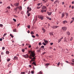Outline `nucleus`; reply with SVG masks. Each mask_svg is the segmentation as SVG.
<instances>
[{"mask_svg":"<svg viewBox=\"0 0 74 74\" xmlns=\"http://www.w3.org/2000/svg\"><path fill=\"white\" fill-rule=\"evenodd\" d=\"M28 53H29V54H30V56H32L29 57V58H30V59H32L31 61H32V62H35V59H36V58L34 57L35 56V55H36L35 53L34 52V51H33L31 50L28 51ZM32 57H33V58H32Z\"/></svg>","mask_w":74,"mask_h":74,"instance_id":"nucleus-1","label":"nucleus"},{"mask_svg":"<svg viewBox=\"0 0 74 74\" xmlns=\"http://www.w3.org/2000/svg\"><path fill=\"white\" fill-rule=\"evenodd\" d=\"M67 28L66 27H62L61 29L63 31L66 32L67 30Z\"/></svg>","mask_w":74,"mask_h":74,"instance_id":"nucleus-2","label":"nucleus"},{"mask_svg":"<svg viewBox=\"0 0 74 74\" xmlns=\"http://www.w3.org/2000/svg\"><path fill=\"white\" fill-rule=\"evenodd\" d=\"M38 17L40 19H41V20H42V19H43V16H42V15H41L39 16Z\"/></svg>","mask_w":74,"mask_h":74,"instance_id":"nucleus-3","label":"nucleus"},{"mask_svg":"<svg viewBox=\"0 0 74 74\" xmlns=\"http://www.w3.org/2000/svg\"><path fill=\"white\" fill-rule=\"evenodd\" d=\"M27 9L29 11H32V8H29V7H27Z\"/></svg>","mask_w":74,"mask_h":74,"instance_id":"nucleus-4","label":"nucleus"},{"mask_svg":"<svg viewBox=\"0 0 74 74\" xmlns=\"http://www.w3.org/2000/svg\"><path fill=\"white\" fill-rule=\"evenodd\" d=\"M65 14V13L64 12L62 13L61 14V17L62 18H63L64 16V15Z\"/></svg>","mask_w":74,"mask_h":74,"instance_id":"nucleus-5","label":"nucleus"},{"mask_svg":"<svg viewBox=\"0 0 74 74\" xmlns=\"http://www.w3.org/2000/svg\"><path fill=\"white\" fill-rule=\"evenodd\" d=\"M64 42H67V39L65 37L64 39Z\"/></svg>","mask_w":74,"mask_h":74,"instance_id":"nucleus-6","label":"nucleus"},{"mask_svg":"<svg viewBox=\"0 0 74 74\" xmlns=\"http://www.w3.org/2000/svg\"><path fill=\"white\" fill-rule=\"evenodd\" d=\"M66 34L68 36H69L70 35V32L69 31H67L66 32Z\"/></svg>","mask_w":74,"mask_h":74,"instance_id":"nucleus-7","label":"nucleus"},{"mask_svg":"<svg viewBox=\"0 0 74 74\" xmlns=\"http://www.w3.org/2000/svg\"><path fill=\"white\" fill-rule=\"evenodd\" d=\"M46 66V67L47 68V67H48V66L49 65V63H47L45 64Z\"/></svg>","mask_w":74,"mask_h":74,"instance_id":"nucleus-8","label":"nucleus"},{"mask_svg":"<svg viewBox=\"0 0 74 74\" xmlns=\"http://www.w3.org/2000/svg\"><path fill=\"white\" fill-rule=\"evenodd\" d=\"M47 14H48V15H51L52 14V12H47Z\"/></svg>","mask_w":74,"mask_h":74,"instance_id":"nucleus-9","label":"nucleus"},{"mask_svg":"<svg viewBox=\"0 0 74 74\" xmlns=\"http://www.w3.org/2000/svg\"><path fill=\"white\" fill-rule=\"evenodd\" d=\"M18 58L17 56H15L14 57V59H13V60H16L18 59Z\"/></svg>","mask_w":74,"mask_h":74,"instance_id":"nucleus-10","label":"nucleus"},{"mask_svg":"<svg viewBox=\"0 0 74 74\" xmlns=\"http://www.w3.org/2000/svg\"><path fill=\"white\" fill-rule=\"evenodd\" d=\"M44 41L45 42V43H46V44H47L48 43V40H44Z\"/></svg>","mask_w":74,"mask_h":74,"instance_id":"nucleus-11","label":"nucleus"},{"mask_svg":"<svg viewBox=\"0 0 74 74\" xmlns=\"http://www.w3.org/2000/svg\"><path fill=\"white\" fill-rule=\"evenodd\" d=\"M11 64H12V63H10L9 64H8V67H10V66H11Z\"/></svg>","mask_w":74,"mask_h":74,"instance_id":"nucleus-12","label":"nucleus"},{"mask_svg":"<svg viewBox=\"0 0 74 74\" xmlns=\"http://www.w3.org/2000/svg\"><path fill=\"white\" fill-rule=\"evenodd\" d=\"M49 34L51 36H53V32L49 33Z\"/></svg>","mask_w":74,"mask_h":74,"instance_id":"nucleus-13","label":"nucleus"},{"mask_svg":"<svg viewBox=\"0 0 74 74\" xmlns=\"http://www.w3.org/2000/svg\"><path fill=\"white\" fill-rule=\"evenodd\" d=\"M32 64H34V66H37V64H36V62H33L32 63Z\"/></svg>","mask_w":74,"mask_h":74,"instance_id":"nucleus-14","label":"nucleus"},{"mask_svg":"<svg viewBox=\"0 0 74 74\" xmlns=\"http://www.w3.org/2000/svg\"><path fill=\"white\" fill-rule=\"evenodd\" d=\"M46 11L45 10H41V12H46Z\"/></svg>","mask_w":74,"mask_h":74,"instance_id":"nucleus-15","label":"nucleus"},{"mask_svg":"<svg viewBox=\"0 0 74 74\" xmlns=\"http://www.w3.org/2000/svg\"><path fill=\"white\" fill-rule=\"evenodd\" d=\"M41 48H39L38 50L37 51V52H40L41 51Z\"/></svg>","mask_w":74,"mask_h":74,"instance_id":"nucleus-16","label":"nucleus"},{"mask_svg":"<svg viewBox=\"0 0 74 74\" xmlns=\"http://www.w3.org/2000/svg\"><path fill=\"white\" fill-rule=\"evenodd\" d=\"M46 18L47 19H48L49 20H50V21H51L52 20V19L49 17H47Z\"/></svg>","mask_w":74,"mask_h":74,"instance_id":"nucleus-17","label":"nucleus"},{"mask_svg":"<svg viewBox=\"0 0 74 74\" xmlns=\"http://www.w3.org/2000/svg\"><path fill=\"white\" fill-rule=\"evenodd\" d=\"M46 8V6H43L42 8V9H45Z\"/></svg>","mask_w":74,"mask_h":74,"instance_id":"nucleus-18","label":"nucleus"},{"mask_svg":"<svg viewBox=\"0 0 74 74\" xmlns=\"http://www.w3.org/2000/svg\"><path fill=\"white\" fill-rule=\"evenodd\" d=\"M63 22L64 24L66 23H67V21H64Z\"/></svg>","mask_w":74,"mask_h":74,"instance_id":"nucleus-19","label":"nucleus"},{"mask_svg":"<svg viewBox=\"0 0 74 74\" xmlns=\"http://www.w3.org/2000/svg\"><path fill=\"white\" fill-rule=\"evenodd\" d=\"M6 53L7 55L9 53V51H6Z\"/></svg>","mask_w":74,"mask_h":74,"instance_id":"nucleus-20","label":"nucleus"},{"mask_svg":"<svg viewBox=\"0 0 74 74\" xmlns=\"http://www.w3.org/2000/svg\"><path fill=\"white\" fill-rule=\"evenodd\" d=\"M14 8V10H16V11H17V8H18L16 7V8Z\"/></svg>","mask_w":74,"mask_h":74,"instance_id":"nucleus-21","label":"nucleus"},{"mask_svg":"<svg viewBox=\"0 0 74 74\" xmlns=\"http://www.w3.org/2000/svg\"><path fill=\"white\" fill-rule=\"evenodd\" d=\"M29 10H27V12H26V14H29Z\"/></svg>","mask_w":74,"mask_h":74,"instance_id":"nucleus-22","label":"nucleus"},{"mask_svg":"<svg viewBox=\"0 0 74 74\" xmlns=\"http://www.w3.org/2000/svg\"><path fill=\"white\" fill-rule=\"evenodd\" d=\"M10 36H11L12 38L14 37V36H13V35L11 34H10Z\"/></svg>","mask_w":74,"mask_h":74,"instance_id":"nucleus-23","label":"nucleus"},{"mask_svg":"<svg viewBox=\"0 0 74 74\" xmlns=\"http://www.w3.org/2000/svg\"><path fill=\"white\" fill-rule=\"evenodd\" d=\"M13 20L14 21V22H16V19H15V18H13Z\"/></svg>","mask_w":74,"mask_h":74,"instance_id":"nucleus-24","label":"nucleus"},{"mask_svg":"<svg viewBox=\"0 0 74 74\" xmlns=\"http://www.w3.org/2000/svg\"><path fill=\"white\" fill-rule=\"evenodd\" d=\"M19 5V3H16V7H18Z\"/></svg>","mask_w":74,"mask_h":74,"instance_id":"nucleus-25","label":"nucleus"},{"mask_svg":"<svg viewBox=\"0 0 74 74\" xmlns=\"http://www.w3.org/2000/svg\"><path fill=\"white\" fill-rule=\"evenodd\" d=\"M42 44H43V45H45V46L46 45H47V44H46V43H45L43 42L42 43Z\"/></svg>","mask_w":74,"mask_h":74,"instance_id":"nucleus-26","label":"nucleus"},{"mask_svg":"<svg viewBox=\"0 0 74 74\" xmlns=\"http://www.w3.org/2000/svg\"><path fill=\"white\" fill-rule=\"evenodd\" d=\"M61 40L62 39H59L58 42H59V43L60 42V41H62Z\"/></svg>","mask_w":74,"mask_h":74,"instance_id":"nucleus-27","label":"nucleus"},{"mask_svg":"<svg viewBox=\"0 0 74 74\" xmlns=\"http://www.w3.org/2000/svg\"><path fill=\"white\" fill-rule=\"evenodd\" d=\"M21 74H25V72H21Z\"/></svg>","mask_w":74,"mask_h":74,"instance_id":"nucleus-28","label":"nucleus"},{"mask_svg":"<svg viewBox=\"0 0 74 74\" xmlns=\"http://www.w3.org/2000/svg\"><path fill=\"white\" fill-rule=\"evenodd\" d=\"M31 32V34H32V35H33V34H34V32H33L32 31Z\"/></svg>","mask_w":74,"mask_h":74,"instance_id":"nucleus-29","label":"nucleus"},{"mask_svg":"<svg viewBox=\"0 0 74 74\" xmlns=\"http://www.w3.org/2000/svg\"><path fill=\"white\" fill-rule=\"evenodd\" d=\"M42 72L41 71H40L38 73V74H42Z\"/></svg>","mask_w":74,"mask_h":74,"instance_id":"nucleus-30","label":"nucleus"},{"mask_svg":"<svg viewBox=\"0 0 74 74\" xmlns=\"http://www.w3.org/2000/svg\"><path fill=\"white\" fill-rule=\"evenodd\" d=\"M44 46H41L40 47V48H43V49H44Z\"/></svg>","mask_w":74,"mask_h":74,"instance_id":"nucleus-31","label":"nucleus"},{"mask_svg":"<svg viewBox=\"0 0 74 74\" xmlns=\"http://www.w3.org/2000/svg\"><path fill=\"white\" fill-rule=\"evenodd\" d=\"M27 15L28 17L30 15V13H29L27 14Z\"/></svg>","mask_w":74,"mask_h":74,"instance_id":"nucleus-32","label":"nucleus"},{"mask_svg":"<svg viewBox=\"0 0 74 74\" xmlns=\"http://www.w3.org/2000/svg\"><path fill=\"white\" fill-rule=\"evenodd\" d=\"M26 58H27L29 57V55L27 54H26Z\"/></svg>","mask_w":74,"mask_h":74,"instance_id":"nucleus-33","label":"nucleus"},{"mask_svg":"<svg viewBox=\"0 0 74 74\" xmlns=\"http://www.w3.org/2000/svg\"><path fill=\"white\" fill-rule=\"evenodd\" d=\"M60 62H59L58 63V64L57 65H58V67H59V65H60Z\"/></svg>","mask_w":74,"mask_h":74,"instance_id":"nucleus-34","label":"nucleus"},{"mask_svg":"<svg viewBox=\"0 0 74 74\" xmlns=\"http://www.w3.org/2000/svg\"><path fill=\"white\" fill-rule=\"evenodd\" d=\"M22 51L23 52H25V49H22Z\"/></svg>","mask_w":74,"mask_h":74,"instance_id":"nucleus-35","label":"nucleus"},{"mask_svg":"<svg viewBox=\"0 0 74 74\" xmlns=\"http://www.w3.org/2000/svg\"><path fill=\"white\" fill-rule=\"evenodd\" d=\"M41 4H42V3H39L38 4V6H39V5H41Z\"/></svg>","mask_w":74,"mask_h":74,"instance_id":"nucleus-36","label":"nucleus"},{"mask_svg":"<svg viewBox=\"0 0 74 74\" xmlns=\"http://www.w3.org/2000/svg\"><path fill=\"white\" fill-rule=\"evenodd\" d=\"M3 24H0V27H3Z\"/></svg>","mask_w":74,"mask_h":74,"instance_id":"nucleus-37","label":"nucleus"},{"mask_svg":"<svg viewBox=\"0 0 74 74\" xmlns=\"http://www.w3.org/2000/svg\"><path fill=\"white\" fill-rule=\"evenodd\" d=\"M73 37H71L70 39V41H72V40H73Z\"/></svg>","mask_w":74,"mask_h":74,"instance_id":"nucleus-38","label":"nucleus"},{"mask_svg":"<svg viewBox=\"0 0 74 74\" xmlns=\"http://www.w3.org/2000/svg\"><path fill=\"white\" fill-rule=\"evenodd\" d=\"M7 33L4 34L3 35V37H5V36H6V35H7Z\"/></svg>","mask_w":74,"mask_h":74,"instance_id":"nucleus-39","label":"nucleus"},{"mask_svg":"<svg viewBox=\"0 0 74 74\" xmlns=\"http://www.w3.org/2000/svg\"><path fill=\"white\" fill-rule=\"evenodd\" d=\"M20 9H21V10H22V6H20Z\"/></svg>","mask_w":74,"mask_h":74,"instance_id":"nucleus-40","label":"nucleus"},{"mask_svg":"<svg viewBox=\"0 0 74 74\" xmlns=\"http://www.w3.org/2000/svg\"><path fill=\"white\" fill-rule=\"evenodd\" d=\"M10 59H8L7 60V62H10Z\"/></svg>","mask_w":74,"mask_h":74,"instance_id":"nucleus-41","label":"nucleus"},{"mask_svg":"<svg viewBox=\"0 0 74 74\" xmlns=\"http://www.w3.org/2000/svg\"><path fill=\"white\" fill-rule=\"evenodd\" d=\"M38 44L39 45H41V44H41V42H40Z\"/></svg>","mask_w":74,"mask_h":74,"instance_id":"nucleus-42","label":"nucleus"},{"mask_svg":"<svg viewBox=\"0 0 74 74\" xmlns=\"http://www.w3.org/2000/svg\"><path fill=\"white\" fill-rule=\"evenodd\" d=\"M32 37H33V38H35V36H34V35H32Z\"/></svg>","mask_w":74,"mask_h":74,"instance_id":"nucleus-43","label":"nucleus"},{"mask_svg":"<svg viewBox=\"0 0 74 74\" xmlns=\"http://www.w3.org/2000/svg\"><path fill=\"white\" fill-rule=\"evenodd\" d=\"M5 49V47H2V50H4Z\"/></svg>","mask_w":74,"mask_h":74,"instance_id":"nucleus-44","label":"nucleus"},{"mask_svg":"<svg viewBox=\"0 0 74 74\" xmlns=\"http://www.w3.org/2000/svg\"><path fill=\"white\" fill-rule=\"evenodd\" d=\"M27 27L28 29H30V25H29L28 26H27Z\"/></svg>","mask_w":74,"mask_h":74,"instance_id":"nucleus-45","label":"nucleus"},{"mask_svg":"<svg viewBox=\"0 0 74 74\" xmlns=\"http://www.w3.org/2000/svg\"><path fill=\"white\" fill-rule=\"evenodd\" d=\"M31 73L32 74H34V71H31Z\"/></svg>","mask_w":74,"mask_h":74,"instance_id":"nucleus-46","label":"nucleus"},{"mask_svg":"<svg viewBox=\"0 0 74 74\" xmlns=\"http://www.w3.org/2000/svg\"><path fill=\"white\" fill-rule=\"evenodd\" d=\"M14 32H16V29H14L13 30Z\"/></svg>","mask_w":74,"mask_h":74,"instance_id":"nucleus-47","label":"nucleus"},{"mask_svg":"<svg viewBox=\"0 0 74 74\" xmlns=\"http://www.w3.org/2000/svg\"><path fill=\"white\" fill-rule=\"evenodd\" d=\"M1 54L2 55H4V53H3V51L1 52Z\"/></svg>","mask_w":74,"mask_h":74,"instance_id":"nucleus-48","label":"nucleus"},{"mask_svg":"<svg viewBox=\"0 0 74 74\" xmlns=\"http://www.w3.org/2000/svg\"><path fill=\"white\" fill-rule=\"evenodd\" d=\"M7 8L8 9H10V8H11V7H10V6H8L7 7Z\"/></svg>","mask_w":74,"mask_h":74,"instance_id":"nucleus-49","label":"nucleus"},{"mask_svg":"<svg viewBox=\"0 0 74 74\" xmlns=\"http://www.w3.org/2000/svg\"><path fill=\"white\" fill-rule=\"evenodd\" d=\"M38 48H39L38 47V46H37L36 47V49H38Z\"/></svg>","mask_w":74,"mask_h":74,"instance_id":"nucleus-50","label":"nucleus"},{"mask_svg":"<svg viewBox=\"0 0 74 74\" xmlns=\"http://www.w3.org/2000/svg\"><path fill=\"white\" fill-rule=\"evenodd\" d=\"M36 36H37V37H39V35H38L37 34H36Z\"/></svg>","mask_w":74,"mask_h":74,"instance_id":"nucleus-51","label":"nucleus"},{"mask_svg":"<svg viewBox=\"0 0 74 74\" xmlns=\"http://www.w3.org/2000/svg\"><path fill=\"white\" fill-rule=\"evenodd\" d=\"M74 20L71 21V23H73V22H74Z\"/></svg>","mask_w":74,"mask_h":74,"instance_id":"nucleus-52","label":"nucleus"},{"mask_svg":"<svg viewBox=\"0 0 74 74\" xmlns=\"http://www.w3.org/2000/svg\"><path fill=\"white\" fill-rule=\"evenodd\" d=\"M68 15H69V14H68V13H66V16H68Z\"/></svg>","mask_w":74,"mask_h":74,"instance_id":"nucleus-53","label":"nucleus"},{"mask_svg":"<svg viewBox=\"0 0 74 74\" xmlns=\"http://www.w3.org/2000/svg\"><path fill=\"white\" fill-rule=\"evenodd\" d=\"M47 1H48V0H46V1H44V3H47Z\"/></svg>","mask_w":74,"mask_h":74,"instance_id":"nucleus-54","label":"nucleus"},{"mask_svg":"<svg viewBox=\"0 0 74 74\" xmlns=\"http://www.w3.org/2000/svg\"><path fill=\"white\" fill-rule=\"evenodd\" d=\"M23 57H24V58H27L26 56V55H23Z\"/></svg>","mask_w":74,"mask_h":74,"instance_id":"nucleus-55","label":"nucleus"},{"mask_svg":"<svg viewBox=\"0 0 74 74\" xmlns=\"http://www.w3.org/2000/svg\"><path fill=\"white\" fill-rule=\"evenodd\" d=\"M50 44L51 45H53V43H51Z\"/></svg>","mask_w":74,"mask_h":74,"instance_id":"nucleus-56","label":"nucleus"},{"mask_svg":"<svg viewBox=\"0 0 74 74\" xmlns=\"http://www.w3.org/2000/svg\"><path fill=\"white\" fill-rule=\"evenodd\" d=\"M2 40H3V39H2L1 38L0 39V41H2Z\"/></svg>","mask_w":74,"mask_h":74,"instance_id":"nucleus-57","label":"nucleus"},{"mask_svg":"<svg viewBox=\"0 0 74 74\" xmlns=\"http://www.w3.org/2000/svg\"><path fill=\"white\" fill-rule=\"evenodd\" d=\"M63 63H61V66H63Z\"/></svg>","mask_w":74,"mask_h":74,"instance_id":"nucleus-58","label":"nucleus"},{"mask_svg":"<svg viewBox=\"0 0 74 74\" xmlns=\"http://www.w3.org/2000/svg\"><path fill=\"white\" fill-rule=\"evenodd\" d=\"M31 73V72H30V71H29V72L28 73V74H30Z\"/></svg>","mask_w":74,"mask_h":74,"instance_id":"nucleus-59","label":"nucleus"},{"mask_svg":"<svg viewBox=\"0 0 74 74\" xmlns=\"http://www.w3.org/2000/svg\"><path fill=\"white\" fill-rule=\"evenodd\" d=\"M14 5H15L16 7V3H14Z\"/></svg>","mask_w":74,"mask_h":74,"instance_id":"nucleus-60","label":"nucleus"},{"mask_svg":"<svg viewBox=\"0 0 74 74\" xmlns=\"http://www.w3.org/2000/svg\"><path fill=\"white\" fill-rule=\"evenodd\" d=\"M55 29H56V28H57V27H58V26H55Z\"/></svg>","mask_w":74,"mask_h":74,"instance_id":"nucleus-61","label":"nucleus"},{"mask_svg":"<svg viewBox=\"0 0 74 74\" xmlns=\"http://www.w3.org/2000/svg\"><path fill=\"white\" fill-rule=\"evenodd\" d=\"M23 13H24L23 12H21V14H22V15H23Z\"/></svg>","mask_w":74,"mask_h":74,"instance_id":"nucleus-62","label":"nucleus"},{"mask_svg":"<svg viewBox=\"0 0 74 74\" xmlns=\"http://www.w3.org/2000/svg\"><path fill=\"white\" fill-rule=\"evenodd\" d=\"M27 32L28 33H30V31L28 30Z\"/></svg>","mask_w":74,"mask_h":74,"instance_id":"nucleus-63","label":"nucleus"},{"mask_svg":"<svg viewBox=\"0 0 74 74\" xmlns=\"http://www.w3.org/2000/svg\"><path fill=\"white\" fill-rule=\"evenodd\" d=\"M72 19H73L72 20L74 21V17H72Z\"/></svg>","mask_w":74,"mask_h":74,"instance_id":"nucleus-64","label":"nucleus"}]
</instances>
